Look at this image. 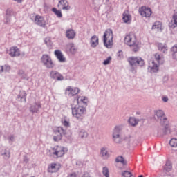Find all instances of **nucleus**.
<instances>
[{
  "label": "nucleus",
  "instance_id": "62",
  "mask_svg": "<svg viewBox=\"0 0 177 177\" xmlns=\"http://www.w3.org/2000/svg\"><path fill=\"white\" fill-rule=\"evenodd\" d=\"M138 177H144L143 175H140Z\"/></svg>",
  "mask_w": 177,
  "mask_h": 177
},
{
  "label": "nucleus",
  "instance_id": "19",
  "mask_svg": "<svg viewBox=\"0 0 177 177\" xmlns=\"http://www.w3.org/2000/svg\"><path fill=\"white\" fill-rule=\"evenodd\" d=\"M55 55L58 59L59 62L62 63L66 62V58L64 57V55L59 50H56L55 51Z\"/></svg>",
  "mask_w": 177,
  "mask_h": 177
},
{
  "label": "nucleus",
  "instance_id": "24",
  "mask_svg": "<svg viewBox=\"0 0 177 177\" xmlns=\"http://www.w3.org/2000/svg\"><path fill=\"white\" fill-rule=\"evenodd\" d=\"M41 107L40 104L35 103V105L30 106V111L31 113H39V109H41Z\"/></svg>",
  "mask_w": 177,
  "mask_h": 177
},
{
  "label": "nucleus",
  "instance_id": "59",
  "mask_svg": "<svg viewBox=\"0 0 177 177\" xmlns=\"http://www.w3.org/2000/svg\"><path fill=\"white\" fill-rule=\"evenodd\" d=\"M24 162L26 163V164L28 162V158H27L26 156L24 157Z\"/></svg>",
  "mask_w": 177,
  "mask_h": 177
},
{
  "label": "nucleus",
  "instance_id": "35",
  "mask_svg": "<svg viewBox=\"0 0 177 177\" xmlns=\"http://www.w3.org/2000/svg\"><path fill=\"white\" fill-rule=\"evenodd\" d=\"M52 11L57 15L58 18H62L63 17L61 10H58L55 8H53Z\"/></svg>",
  "mask_w": 177,
  "mask_h": 177
},
{
  "label": "nucleus",
  "instance_id": "1",
  "mask_svg": "<svg viewBox=\"0 0 177 177\" xmlns=\"http://www.w3.org/2000/svg\"><path fill=\"white\" fill-rule=\"evenodd\" d=\"M124 42L131 47L133 51L138 52L140 49L139 42L137 41L136 36L133 32H130L125 37Z\"/></svg>",
  "mask_w": 177,
  "mask_h": 177
},
{
  "label": "nucleus",
  "instance_id": "23",
  "mask_svg": "<svg viewBox=\"0 0 177 177\" xmlns=\"http://www.w3.org/2000/svg\"><path fill=\"white\" fill-rule=\"evenodd\" d=\"M99 44V39L96 35H93L91 39V46L95 48Z\"/></svg>",
  "mask_w": 177,
  "mask_h": 177
},
{
  "label": "nucleus",
  "instance_id": "4",
  "mask_svg": "<svg viewBox=\"0 0 177 177\" xmlns=\"http://www.w3.org/2000/svg\"><path fill=\"white\" fill-rule=\"evenodd\" d=\"M71 110L73 116L77 120L82 121L84 118V115L86 113V109L85 106H79L76 107L73 104H71Z\"/></svg>",
  "mask_w": 177,
  "mask_h": 177
},
{
  "label": "nucleus",
  "instance_id": "22",
  "mask_svg": "<svg viewBox=\"0 0 177 177\" xmlns=\"http://www.w3.org/2000/svg\"><path fill=\"white\" fill-rule=\"evenodd\" d=\"M100 154L104 160H108L110 157V154L109 153L107 148L106 147L102 148Z\"/></svg>",
  "mask_w": 177,
  "mask_h": 177
},
{
  "label": "nucleus",
  "instance_id": "10",
  "mask_svg": "<svg viewBox=\"0 0 177 177\" xmlns=\"http://www.w3.org/2000/svg\"><path fill=\"white\" fill-rule=\"evenodd\" d=\"M148 71H149V73H158L159 71V64H156L155 61L149 62Z\"/></svg>",
  "mask_w": 177,
  "mask_h": 177
},
{
  "label": "nucleus",
  "instance_id": "56",
  "mask_svg": "<svg viewBox=\"0 0 177 177\" xmlns=\"http://www.w3.org/2000/svg\"><path fill=\"white\" fill-rule=\"evenodd\" d=\"M162 100H163V102H168L169 98L167 97H162Z\"/></svg>",
  "mask_w": 177,
  "mask_h": 177
},
{
  "label": "nucleus",
  "instance_id": "15",
  "mask_svg": "<svg viewBox=\"0 0 177 177\" xmlns=\"http://www.w3.org/2000/svg\"><path fill=\"white\" fill-rule=\"evenodd\" d=\"M76 102L77 104H82L85 107H86L88 102V97L85 96H77L76 99Z\"/></svg>",
  "mask_w": 177,
  "mask_h": 177
},
{
  "label": "nucleus",
  "instance_id": "41",
  "mask_svg": "<svg viewBox=\"0 0 177 177\" xmlns=\"http://www.w3.org/2000/svg\"><path fill=\"white\" fill-rule=\"evenodd\" d=\"M3 156H5V158L6 160H8V158H10V152L9 150L6 149L4 153H3Z\"/></svg>",
  "mask_w": 177,
  "mask_h": 177
},
{
  "label": "nucleus",
  "instance_id": "6",
  "mask_svg": "<svg viewBox=\"0 0 177 177\" xmlns=\"http://www.w3.org/2000/svg\"><path fill=\"white\" fill-rule=\"evenodd\" d=\"M41 62L46 68L48 69H52L55 66V62L53 61L51 57L48 54H44L42 55Z\"/></svg>",
  "mask_w": 177,
  "mask_h": 177
},
{
  "label": "nucleus",
  "instance_id": "30",
  "mask_svg": "<svg viewBox=\"0 0 177 177\" xmlns=\"http://www.w3.org/2000/svg\"><path fill=\"white\" fill-rule=\"evenodd\" d=\"M162 24L160 21H156L153 25H152V29H159L160 31L162 29Z\"/></svg>",
  "mask_w": 177,
  "mask_h": 177
},
{
  "label": "nucleus",
  "instance_id": "48",
  "mask_svg": "<svg viewBox=\"0 0 177 177\" xmlns=\"http://www.w3.org/2000/svg\"><path fill=\"white\" fill-rule=\"evenodd\" d=\"M62 135H63V136H65V138H67V140H71V134L64 133V134H62Z\"/></svg>",
  "mask_w": 177,
  "mask_h": 177
},
{
  "label": "nucleus",
  "instance_id": "36",
  "mask_svg": "<svg viewBox=\"0 0 177 177\" xmlns=\"http://www.w3.org/2000/svg\"><path fill=\"white\" fill-rule=\"evenodd\" d=\"M169 145H170L171 147H177V139L171 138V140H170V142H169Z\"/></svg>",
  "mask_w": 177,
  "mask_h": 177
},
{
  "label": "nucleus",
  "instance_id": "55",
  "mask_svg": "<svg viewBox=\"0 0 177 177\" xmlns=\"http://www.w3.org/2000/svg\"><path fill=\"white\" fill-rule=\"evenodd\" d=\"M173 18L177 19V8H176V10H174V15H173Z\"/></svg>",
  "mask_w": 177,
  "mask_h": 177
},
{
  "label": "nucleus",
  "instance_id": "20",
  "mask_svg": "<svg viewBox=\"0 0 177 177\" xmlns=\"http://www.w3.org/2000/svg\"><path fill=\"white\" fill-rule=\"evenodd\" d=\"M66 51L68 53L75 54L76 53V49L74 44L73 43L67 44L66 46Z\"/></svg>",
  "mask_w": 177,
  "mask_h": 177
},
{
  "label": "nucleus",
  "instance_id": "18",
  "mask_svg": "<svg viewBox=\"0 0 177 177\" xmlns=\"http://www.w3.org/2000/svg\"><path fill=\"white\" fill-rule=\"evenodd\" d=\"M140 122L139 119L136 118L135 117H130L128 120V123L130 127H137Z\"/></svg>",
  "mask_w": 177,
  "mask_h": 177
},
{
  "label": "nucleus",
  "instance_id": "31",
  "mask_svg": "<svg viewBox=\"0 0 177 177\" xmlns=\"http://www.w3.org/2000/svg\"><path fill=\"white\" fill-rule=\"evenodd\" d=\"M10 69L11 67L8 64H6L4 66H0V73H3V71L9 72Z\"/></svg>",
  "mask_w": 177,
  "mask_h": 177
},
{
  "label": "nucleus",
  "instance_id": "17",
  "mask_svg": "<svg viewBox=\"0 0 177 177\" xmlns=\"http://www.w3.org/2000/svg\"><path fill=\"white\" fill-rule=\"evenodd\" d=\"M9 55L10 57H19L20 55V50L17 46H12L10 49Z\"/></svg>",
  "mask_w": 177,
  "mask_h": 177
},
{
  "label": "nucleus",
  "instance_id": "28",
  "mask_svg": "<svg viewBox=\"0 0 177 177\" xmlns=\"http://www.w3.org/2000/svg\"><path fill=\"white\" fill-rule=\"evenodd\" d=\"M115 162L117 163H121L123 165H127V161L124 160V158H123V156H119L116 158L115 159Z\"/></svg>",
  "mask_w": 177,
  "mask_h": 177
},
{
  "label": "nucleus",
  "instance_id": "11",
  "mask_svg": "<svg viewBox=\"0 0 177 177\" xmlns=\"http://www.w3.org/2000/svg\"><path fill=\"white\" fill-rule=\"evenodd\" d=\"M50 77L57 81H63L64 80V77L57 71H51Z\"/></svg>",
  "mask_w": 177,
  "mask_h": 177
},
{
  "label": "nucleus",
  "instance_id": "60",
  "mask_svg": "<svg viewBox=\"0 0 177 177\" xmlns=\"http://www.w3.org/2000/svg\"><path fill=\"white\" fill-rule=\"evenodd\" d=\"M15 1H16L18 3H21L22 2V0H13Z\"/></svg>",
  "mask_w": 177,
  "mask_h": 177
},
{
  "label": "nucleus",
  "instance_id": "50",
  "mask_svg": "<svg viewBox=\"0 0 177 177\" xmlns=\"http://www.w3.org/2000/svg\"><path fill=\"white\" fill-rule=\"evenodd\" d=\"M113 140H115V139H118V138H121V137H120V134H118V133H113Z\"/></svg>",
  "mask_w": 177,
  "mask_h": 177
},
{
  "label": "nucleus",
  "instance_id": "57",
  "mask_svg": "<svg viewBox=\"0 0 177 177\" xmlns=\"http://www.w3.org/2000/svg\"><path fill=\"white\" fill-rule=\"evenodd\" d=\"M67 177H77V175L75 173L71 174Z\"/></svg>",
  "mask_w": 177,
  "mask_h": 177
},
{
  "label": "nucleus",
  "instance_id": "43",
  "mask_svg": "<svg viewBox=\"0 0 177 177\" xmlns=\"http://www.w3.org/2000/svg\"><path fill=\"white\" fill-rule=\"evenodd\" d=\"M111 60L112 57L109 56L104 61L103 64L105 66L109 65L111 63Z\"/></svg>",
  "mask_w": 177,
  "mask_h": 177
},
{
  "label": "nucleus",
  "instance_id": "38",
  "mask_svg": "<svg viewBox=\"0 0 177 177\" xmlns=\"http://www.w3.org/2000/svg\"><path fill=\"white\" fill-rule=\"evenodd\" d=\"M62 123L64 127H66V128H68L70 127V122L68 120H66L65 118L62 120Z\"/></svg>",
  "mask_w": 177,
  "mask_h": 177
},
{
  "label": "nucleus",
  "instance_id": "63",
  "mask_svg": "<svg viewBox=\"0 0 177 177\" xmlns=\"http://www.w3.org/2000/svg\"><path fill=\"white\" fill-rule=\"evenodd\" d=\"M31 177H35V176H31Z\"/></svg>",
  "mask_w": 177,
  "mask_h": 177
},
{
  "label": "nucleus",
  "instance_id": "21",
  "mask_svg": "<svg viewBox=\"0 0 177 177\" xmlns=\"http://www.w3.org/2000/svg\"><path fill=\"white\" fill-rule=\"evenodd\" d=\"M123 21L127 24H129L131 21V15L129 13L128 11H125L123 13L122 17Z\"/></svg>",
  "mask_w": 177,
  "mask_h": 177
},
{
  "label": "nucleus",
  "instance_id": "13",
  "mask_svg": "<svg viewBox=\"0 0 177 177\" xmlns=\"http://www.w3.org/2000/svg\"><path fill=\"white\" fill-rule=\"evenodd\" d=\"M65 36L69 40L74 39L76 37V32L72 28H68L66 31Z\"/></svg>",
  "mask_w": 177,
  "mask_h": 177
},
{
  "label": "nucleus",
  "instance_id": "26",
  "mask_svg": "<svg viewBox=\"0 0 177 177\" xmlns=\"http://www.w3.org/2000/svg\"><path fill=\"white\" fill-rule=\"evenodd\" d=\"M171 57H173V59L177 60V45L171 47Z\"/></svg>",
  "mask_w": 177,
  "mask_h": 177
},
{
  "label": "nucleus",
  "instance_id": "52",
  "mask_svg": "<svg viewBox=\"0 0 177 177\" xmlns=\"http://www.w3.org/2000/svg\"><path fill=\"white\" fill-rule=\"evenodd\" d=\"M10 22V16H6V24H8Z\"/></svg>",
  "mask_w": 177,
  "mask_h": 177
},
{
  "label": "nucleus",
  "instance_id": "58",
  "mask_svg": "<svg viewBox=\"0 0 177 177\" xmlns=\"http://www.w3.org/2000/svg\"><path fill=\"white\" fill-rule=\"evenodd\" d=\"M82 177H90L89 174L88 172H85Z\"/></svg>",
  "mask_w": 177,
  "mask_h": 177
},
{
  "label": "nucleus",
  "instance_id": "27",
  "mask_svg": "<svg viewBox=\"0 0 177 177\" xmlns=\"http://www.w3.org/2000/svg\"><path fill=\"white\" fill-rule=\"evenodd\" d=\"M26 93L25 91H23L21 93H20L18 96H17V100L23 102V100L26 102Z\"/></svg>",
  "mask_w": 177,
  "mask_h": 177
},
{
  "label": "nucleus",
  "instance_id": "39",
  "mask_svg": "<svg viewBox=\"0 0 177 177\" xmlns=\"http://www.w3.org/2000/svg\"><path fill=\"white\" fill-rule=\"evenodd\" d=\"M123 177H132V173L128 171H123L122 174Z\"/></svg>",
  "mask_w": 177,
  "mask_h": 177
},
{
  "label": "nucleus",
  "instance_id": "29",
  "mask_svg": "<svg viewBox=\"0 0 177 177\" xmlns=\"http://www.w3.org/2000/svg\"><path fill=\"white\" fill-rule=\"evenodd\" d=\"M176 27H177V18H173V19L169 22V28H174Z\"/></svg>",
  "mask_w": 177,
  "mask_h": 177
},
{
  "label": "nucleus",
  "instance_id": "2",
  "mask_svg": "<svg viewBox=\"0 0 177 177\" xmlns=\"http://www.w3.org/2000/svg\"><path fill=\"white\" fill-rule=\"evenodd\" d=\"M128 62H129L131 65V71L136 74L138 67H142L145 66V61L142 58L140 57H131L128 59Z\"/></svg>",
  "mask_w": 177,
  "mask_h": 177
},
{
  "label": "nucleus",
  "instance_id": "54",
  "mask_svg": "<svg viewBox=\"0 0 177 177\" xmlns=\"http://www.w3.org/2000/svg\"><path fill=\"white\" fill-rule=\"evenodd\" d=\"M153 136H155V138H163L164 134H155Z\"/></svg>",
  "mask_w": 177,
  "mask_h": 177
},
{
  "label": "nucleus",
  "instance_id": "8",
  "mask_svg": "<svg viewBox=\"0 0 177 177\" xmlns=\"http://www.w3.org/2000/svg\"><path fill=\"white\" fill-rule=\"evenodd\" d=\"M138 12H140V15H141V16L145 17H150L152 14L151 9L146 6L141 7V8L138 10Z\"/></svg>",
  "mask_w": 177,
  "mask_h": 177
},
{
  "label": "nucleus",
  "instance_id": "61",
  "mask_svg": "<svg viewBox=\"0 0 177 177\" xmlns=\"http://www.w3.org/2000/svg\"><path fill=\"white\" fill-rule=\"evenodd\" d=\"M126 140H127L128 142H130V140L127 138H126Z\"/></svg>",
  "mask_w": 177,
  "mask_h": 177
},
{
  "label": "nucleus",
  "instance_id": "9",
  "mask_svg": "<svg viewBox=\"0 0 177 177\" xmlns=\"http://www.w3.org/2000/svg\"><path fill=\"white\" fill-rule=\"evenodd\" d=\"M68 149L64 147H57L55 149V151L53 153L54 156H57V157H63L65 153H67Z\"/></svg>",
  "mask_w": 177,
  "mask_h": 177
},
{
  "label": "nucleus",
  "instance_id": "40",
  "mask_svg": "<svg viewBox=\"0 0 177 177\" xmlns=\"http://www.w3.org/2000/svg\"><path fill=\"white\" fill-rule=\"evenodd\" d=\"M62 138H63V135L62 133L58 134L57 136H55L53 137L55 142H59V140H61Z\"/></svg>",
  "mask_w": 177,
  "mask_h": 177
},
{
  "label": "nucleus",
  "instance_id": "51",
  "mask_svg": "<svg viewBox=\"0 0 177 177\" xmlns=\"http://www.w3.org/2000/svg\"><path fill=\"white\" fill-rule=\"evenodd\" d=\"M115 143H121L122 142V138L121 137H119L118 138H115L113 140Z\"/></svg>",
  "mask_w": 177,
  "mask_h": 177
},
{
  "label": "nucleus",
  "instance_id": "7",
  "mask_svg": "<svg viewBox=\"0 0 177 177\" xmlns=\"http://www.w3.org/2000/svg\"><path fill=\"white\" fill-rule=\"evenodd\" d=\"M80 92V89L77 87L68 86L66 89L65 93L69 97L77 95Z\"/></svg>",
  "mask_w": 177,
  "mask_h": 177
},
{
  "label": "nucleus",
  "instance_id": "3",
  "mask_svg": "<svg viewBox=\"0 0 177 177\" xmlns=\"http://www.w3.org/2000/svg\"><path fill=\"white\" fill-rule=\"evenodd\" d=\"M154 113L156 118H158L159 121H160V125H162V127H165V133H170L171 129L169 124H167V118L165 117V112L162 110L159 109L155 110Z\"/></svg>",
  "mask_w": 177,
  "mask_h": 177
},
{
  "label": "nucleus",
  "instance_id": "46",
  "mask_svg": "<svg viewBox=\"0 0 177 177\" xmlns=\"http://www.w3.org/2000/svg\"><path fill=\"white\" fill-rule=\"evenodd\" d=\"M161 59V57L158 53L155 54V60H156V62H158V63L160 64V61Z\"/></svg>",
  "mask_w": 177,
  "mask_h": 177
},
{
  "label": "nucleus",
  "instance_id": "53",
  "mask_svg": "<svg viewBox=\"0 0 177 177\" xmlns=\"http://www.w3.org/2000/svg\"><path fill=\"white\" fill-rule=\"evenodd\" d=\"M88 136V134L87 133H85V134H80V138H81V139H84L86 138V137Z\"/></svg>",
  "mask_w": 177,
  "mask_h": 177
},
{
  "label": "nucleus",
  "instance_id": "16",
  "mask_svg": "<svg viewBox=\"0 0 177 177\" xmlns=\"http://www.w3.org/2000/svg\"><path fill=\"white\" fill-rule=\"evenodd\" d=\"M57 6H62V10H69L71 9V6H69V3L67 0H60Z\"/></svg>",
  "mask_w": 177,
  "mask_h": 177
},
{
  "label": "nucleus",
  "instance_id": "45",
  "mask_svg": "<svg viewBox=\"0 0 177 177\" xmlns=\"http://www.w3.org/2000/svg\"><path fill=\"white\" fill-rule=\"evenodd\" d=\"M18 75H20V76H22V77L24 78V79H26V75H25V73H24V71H23V70H19V71H18Z\"/></svg>",
  "mask_w": 177,
  "mask_h": 177
},
{
  "label": "nucleus",
  "instance_id": "47",
  "mask_svg": "<svg viewBox=\"0 0 177 177\" xmlns=\"http://www.w3.org/2000/svg\"><path fill=\"white\" fill-rule=\"evenodd\" d=\"M12 10L11 9H8L6 12L7 17H10L12 15Z\"/></svg>",
  "mask_w": 177,
  "mask_h": 177
},
{
  "label": "nucleus",
  "instance_id": "42",
  "mask_svg": "<svg viewBox=\"0 0 177 177\" xmlns=\"http://www.w3.org/2000/svg\"><path fill=\"white\" fill-rule=\"evenodd\" d=\"M117 58H118V59H120V60L124 58V54L122 50H120L118 52Z\"/></svg>",
  "mask_w": 177,
  "mask_h": 177
},
{
  "label": "nucleus",
  "instance_id": "12",
  "mask_svg": "<svg viewBox=\"0 0 177 177\" xmlns=\"http://www.w3.org/2000/svg\"><path fill=\"white\" fill-rule=\"evenodd\" d=\"M34 21L37 25L41 27L44 28L46 26V21L44 19V17L42 16L37 15L35 17Z\"/></svg>",
  "mask_w": 177,
  "mask_h": 177
},
{
  "label": "nucleus",
  "instance_id": "49",
  "mask_svg": "<svg viewBox=\"0 0 177 177\" xmlns=\"http://www.w3.org/2000/svg\"><path fill=\"white\" fill-rule=\"evenodd\" d=\"M8 140H9L10 143H11V145H12V142H14V140H15L14 136L12 135L10 136H9Z\"/></svg>",
  "mask_w": 177,
  "mask_h": 177
},
{
  "label": "nucleus",
  "instance_id": "44",
  "mask_svg": "<svg viewBox=\"0 0 177 177\" xmlns=\"http://www.w3.org/2000/svg\"><path fill=\"white\" fill-rule=\"evenodd\" d=\"M44 42L45 44L48 46V47H51L52 46V41L48 39V38H46L44 39Z\"/></svg>",
  "mask_w": 177,
  "mask_h": 177
},
{
  "label": "nucleus",
  "instance_id": "32",
  "mask_svg": "<svg viewBox=\"0 0 177 177\" xmlns=\"http://www.w3.org/2000/svg\"><path fill=\"white\" fill-rule=\"evenodd\" d=\"M172 170V164L171 161L166 162V165H165V171L166 172H170Z\"/></svg>",
  "mask_w": 177,
  "mask_h": 177
},
{
  "label": "nucleus",
  "instance_id": "34",
  "mask_svg": "<svg viewBox=\"0 0 177 177\" xmlns=\"http://www.w3.org/2000/svg\"><path fill=\"white\" fill-rule=\"evenodd\" d=\"M124 128V125L122 124H118L117 126L115 127L113 131L115 133H120V132H121L122 131Z\"/></svg>",
  "mask_w": 177,
  "mask_h": 177
},
{
  "label": "nucleus",
  "instance_id": "5",
  "mask_svg": "<svg viewBox=\"0 0 177 177\" xmlns=\"http://www.w3.org/2000/svg\"><path fill=\"white\" fill-rule=\"evenodd\" d=\"M113 31L111 29L106 30L104 35V44L107 48H111L112 47L113 43Z\"/></svg>",
  "mask_w": 177,
  "mask_h": 177
},
{
  "label": "nucleus",
  "instance_id": "14",
  "mask_svg": "<svg viewBox=\"0 0 177 177\" xmlns=\"http://www.w3.org/2000/svg\"><path fill=\"white\" fill-rule=\"evenodd\" d=\"M60 168H61L60 164L52 163L48 167V172L51 174L57 173V171H59Z\"/></svg>",
  "mask_w": 177,
  "mask_h": 177
},
{
  "label": "nucleus",
  "instance_id": "25",
  "mask_svg": "<svg viewBox=\"0 0 177 177\" xmlns=\"http://www.w3.org/2000/svg\"><path fill=\"white\" fill-rule=\"evenodd\" d=\"M158 49H159V51L165 53L167 51V46L166 44H158Z\"/></svg>",
  "mask_w": 177,
  "mask_h": 177
},
{
  "label": "nucleus",
  "instance_id": "33",
  "mask_svg": "<svg viewBox=\"0 0 177 177\" xmlns=\"http://www.w3.org/2000/svg\"><path fill=\"white\" fill-rule=\"evenodd\" d=\"M53 131L55 133H65V131L62 127H53Z\"/></svg>",
  "mask_w": 177,
  "mask_h": 177
},
{
  "label": "nucleus",
  "instance_id": "37",
  "mask_svg": "<svg viewBox=\"0 0 177 177\" xmlns=\"http://www.w3.org/2000/svg\"><path fill=\"white\" fill-rule=\"evenodd\" d=\"M102 174L105 177H109V168L106 167H104Z\"/></svg>",
  "mask_w": 177,
  "mask_h": 177
}]
</instances>
